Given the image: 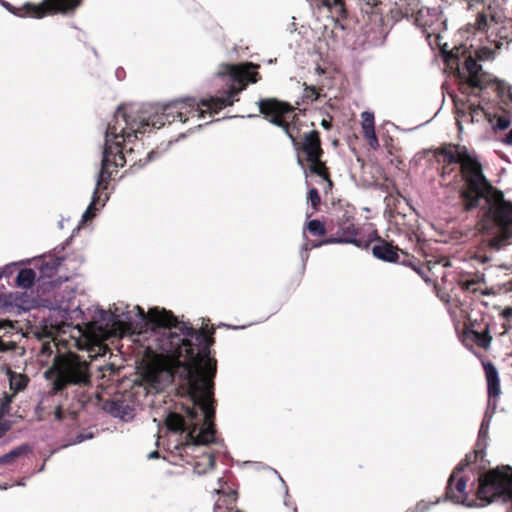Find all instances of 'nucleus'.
Here are the masks:
<instances>
[{
  "instance_id": "1",
  "label": "nucleus",
  "mask_w": 512,
  "mask_h": 512,
  "mask_svg": "<svg viewBox=\"0 0 512 512\" xmlns=\"http://www.w3.org/2000/svg\"><path fill=\"white\" fill-rule=\"evenodd\" d=\"M142 319L170 331L160 340L161 354L157 358L159 369L173 380L179 379V390H183L191 401V406H182L185 417L170 412L165 424L173 432H186L182 449L187 452L200 445L215 441V400L214 378L217 373V360L211 356L215 343L214 327L199 330L189 322L178 318L165 308H150L147 313L136 306Z\"/></svg>"
},
{
  "instance_id": "2",
  "label": "nucleus",
  "mask_w": 512,
  "mask_h": 512,
  "mask_svg": "<svg viewBox=\"0 0 512 512\" xmlns=\"http://www.w3.org/2000/svg\"><path fill=\"white\" fill-rule=\"evenodd\" d=\"M434 154L439 163L460 165L463 184L459 196L464 210L483 208L479 230L494 235L489 240L492 248L498 250L506 245L512 239V202L507 201L503 192L486 178L477 157L466 146L452 143L436 148Z\"/></svg>"
},
{
  "instance_id": "3",
  "label": "nucleus",
  "mask_w": 512,
  "mask_h": 512,
  "mask_svg": "<svg viewBox=\"0 0 512 512\" xmlns=\"http://www.w3.org/2000/svg\"><path fill=\"white\" fill-rule=\"evenodd\" d=\"M146 114L147 109L135 110L132 106L122 105L108 122L98 187L108 184L112 173L125 164L143 167L150 161L154 152L147 150L139 139V135L154 129Z\"/></svg>"
},
{
  "instance_id": "4",
  "label": "nucleus",
  "mask_w": 512,
  "mask_h": 512,
  "mask_svg": "<svg viewBox=\"0 0 512 512\" xmlns=\"http://www.w3.org/2000/svg\"><path fill=\"white\" fill-rule=\"evenodd\" d=\"M258 68L259 65L252 62L238 65L226 64L221 74L229 76L234 84L222 96L199 100L194 97L174 99L163 105L160 111L147 110V120L153 128L160 129L166 123L175 121L185 123L190 118H204L206 114L213 116L238 101L239 93L246 88L247 84L257 83L261 79Z\"/></svg>"
},
{
  "instance_id": "5",
  "label": "nucleus",
  "mask_w": 512,
  "mask_h": 512,
  "mask_svg": "<svg viewBox=\"0 0 512 512\" xmlns=\"http://www.w3.org/2000/svg\"><path fill=\"white\" fill-rule=\"evenodd\" d=\"M459 48H455L445 55L447 66L455 70L459 79V91L466 95L479 96L480 92L491 88L498 99L508 105L512 103V88L505 82L499 81L486 73L482 66L470 54L463 55V60L459 57Z\"/></svg>"
},
{
  "instance_id": "6",
  "label": "nucleus",
  "mask_w": 512,
  "mask_h": 512,
  "mask_svg": "<svg viewBox=\"0 0 512 512\" xmlns=\"http://www.w3.org/2000/svg\"><path fill=\"white\" fill-rule=\"evenodd\" d=\"M45 376L53 379L51 396L62 393L71 385L90 384L91 378L88 362L72 352L56 355Z\"/></svg>"
},
{
  "instance_id": "7",
  "label": "nucleus",
  "mask_w": 512,
  "mask_h": 512,
  "mask_svg": "<svg viewBox=\"0 0 512 512\" xmlns=\"http://www.w3.org/2000/svg\"><path fill=\"white\" fill-rule=\"evenodd\" d=\"M477 495L484 506L496 499L512 502V467L498 466L477 477Z\"/></svg>"
},
{
  "instance_id": "8",
  "label": "nucleus",
  "mask_w": 512,
  "mask_h": 512,
  "mask_svg": "<svg viewBox=\"0 0 512 512\" xmlns=\"http://www.w3.org/2000/svg\"><path fill=\"white\" fill-rule=\"evenodd\" d=\"M356 209L350 204L339 203L334 207V213L330 219V235L323 240L313 243L312 247H320L328 244H354L363 247L362 241L357 239L359 229L355 224Z\"/></svg>"
},
{
  "instance_id": "9",
  "label": "nucleus",
  "mask_w": 512,
  "mask_h": 512,
  "mask_svg": "<svg viewBox=\"0 0 512 512\" xmlns=\"http://www.w3.org/2000/svg\"><path fill=\"white\" fill-rule=\"evenodd\" d=\"M257 104L263 117L281 128L288 137L300 134V120L293 105L277 98L260 99Z\"/></svg>"
},
{
  "instance_id": "10",
  "label": "nucleus",
  "mask_w": 512,
  "mask_h": 512,
  "mask_svg": "<svg viewBox=\"0 0 512 512\" xmlns=\"http://www.w3.org/2000/svg\"><path fill=\"white\" fill-rule=\"evenodd\" d=\"M257 104L263 117L281 128L288 137L300 134V120L293 105L277 98L260 99Z\"/></svg>"
},
{
  "instance_id": "11",
  "label": "nucleus",
  "mask_w": 512,
  "mask_h": 512,
  "mask_svg": "<svg viewBox=\"0 0 512 512\" xmlns=\"http://www.w3.org/2000/svg\"><path fill=\"white\" fill-rule=\"evenodd\" d=\"M385 8L381 3H367L363 23L356 37L357 45L366 48L384 43L388 34L387 23H385L384 18Z\"/></svg>"
},
{
  "instance_id": "12",
  "label": "nucleus",
  "mask_w": 512,
  "mask_h": 512,
  "mask_svg": "<svg viewBox=\"0 0 512 512\" xmlns=\"http://www.w3.org/2000/svg\"><path fill=\"white\" fill-rule=\"evenodd\" d=\"M473 464H466L465 458L456 466L450 475L446 487V499L463 504L468 507L481 506L477 495V478L470 479L469 475H461L466 468Z\"/></svg>"
},
{
  "instance_id": "13",
  "label": "nucleus",
  "mask_w": 512,
  "mask_h": 512,
  "mask_svg": "<svg viewBox=\"0 0 512 512\" xmlns=\"http://www.w3.org/2000/svg\"><path fill=\"white\" fill-rule=\"evenodd\" d=\"M299 135L295 134V136L289 137L298 154V164L305 167L304 162H306L309 173H320L326 162L322 160L324 150L319 131L311 130L305 133L301 140L298 139Z\"/></svg>"
},
{
  "instance_id": "14",
  "label": "nucleus",
  "mask_w": 512,
  "mask_h": 512,
  "mask_svg": "<svg viewBox=\"0 0 512 512\" xmlns=\"http://www.w3.org/2000/svg\"><path fill=\"white\" fill-rule=\"evenodd\" d=\"M81 4L82 0H42L38 4L27 2L14 13L21 17L42 19L50 15L73 13Z\"/></svg>"
},
{
  "instance_id": "15",
  "label": "nucleus",
  "mask_w": 512,
  "mask_h": 512,
  "mask_svg": "<svg viewBox=\"0 0 512 512\" xmlns=\"http://www.w3.org/2000/svg\"><path fill=\"white\" fill-rule=\"evenodd\" d=\"M413 17L414 23L422 29L427 39H430L432 36L435 38L439 37V33L444 25L443 15L439 8L422 7Z\"/></svg>"
},
{
  "instance_id": "16",
  "label": "nucleus",
  "mask_w": 512,
  "mask_h": 512,
  "mask_svg": "<svg viewBox=\"0 0 512 512\" xmlns=\"http://www.w3.org/2000/svg\"><path fill=\"white\" fill-rule=\"evenodd\" d=\"M488 428H489V421L483 420L480 429L478 432V438L475 444V449L473 452L466 454L465 461L466 464H477L479 461L481 462L476 467L472 468L474 469H484L485 465L482 464L485 457V449L487 446V439H488Z\"/></svg>"
},
{
  "instance_id": "17",
  "label": "nucleus",
  "mask_w": 512,
  "mask_h": 512,
  "mask_svg": "<svg viewBox=\"0 0 512 512\" xmlns=\"http://www.w3.org/2000/svg\"><path fill=\"white\" fill-rule=\"evenodd\" d=\"M372 247L373 255L385 262L395 263L399 259L400 249L391 242L386 241L380 236H376Z\"/></svg>"
},
{
  "instance_id": "18",
  "label": "nucleus",
  "mask_w": 512,
  "mask_h": 512,
  "mask_svg": "<svg viewBox=\"0 0 512 512\" xmlns=\"http://www.w3.org/2000/svg\"><path fill=\"white\" fill-rule=\"evenodd\" d=\"M483 368L487 381V392L489 402L493 399V406H496V399L501 393L500 380L496 367L490 361L483 362Z\"/></svg>"
},
{
  "instance_id": "19",
  "label": "nucleus",
  "mask_w": 512,
  "mask_h": 512,
  "mask_svg": "<svg viewBox=\"0 0 512 512\" xmlns=\"http://www.w3.org/2000/svg\"><path fill=\"white\" fill-rule=\"evenodd\" d=\"M471 341L482 349L490 347L492 336L490 334V326H485L481 330H464L463 342Z\"/></svg>"
},
{
  "instance_id": "20",
  "label": "nucleus",
  "mask_w": 512,
  "mask_h": 512,
  "mask_svg": "<svg viewBox=\"0 0 512 512\" xmlns=\"http://www.w3.org/2000/svg\"><path fill=\"white\" fill-rule=\"evenodd\" d=\"M361 127L363 137L367 140L370 147L372 149H377L379 146V141L375 133L374 114L372 112H362Z\"/></svg>"
},
{
  "instance_id": "21",
  "label": "nucleus",
  "mask_w": 512,
  "mask_h": 512,
  "mask_svg": "<svg viewBox=\"0 0 512 512\" xmlns=\"http://www.w3.org/2000/svg\"><path fill=\"white\" fill-rule=\"evenodd\" d=\"M464 106L466 107L457 110V121L460 130V118L465 119L466 122L469 121L470 123H474L479 122L481 119L487 116V113L480 104L468 103V105L464 104Z\"/></svg>"
},
{
  "instance_id": "22",
  "label": "nucleus",
  "mask_w": 512,
  "mask_h": 512,
  "mask_svg": "<svg viewBox=\"0 0 512 512\" xmlns=\"http://www.w3.org/2000/svg\"><path fill=\"white\" fill-rule=\"evenodd\" d=\"M375 3H381L384 5L386 10H384V18L385 23H387V28L389 26L394 25L401 19L408 17L409 11L407 8H403L397 3H394L393 5L391 3H383L381 1H376Z\"/></svg>"
},
{
  "instance_id": "23",
  "label": "nucleus",
  "mask_w": 512,
  "mask_h": 512,
  "mask_svg": "<svg viewBox=\"0 0 512 512\" xmlns=\"http://www.w3.org/2000/svg\"><path fill=\"white\" fill-rule=\"evenodd\" d=\"M32 452V447L25 443L21 444L8 453L0 456V466L3 465H12L14 464L18 459H20L23 456H26Z\"/></svg>"
},
{
  "instance_id": "24",
  "label": "nucleus",
  "mask_w": 512,
  "mask_h": 512,
  "mask_svg": "<svg viewBox=\"0 0 512 512\" xmlns=\"http://www.w3.org/2000/svg\"><path fill=\"white\" fill-rule=\"evenodd\" d=\"M488 20L492 22L498 23V15L492 10V7L489 5L487 9H483L478 12L475 26L479 31H485L489 27Z\"/></svg>"
},
{
  "instance_id": "25",
  "label": "nucleus",
  "mask_w": 512,
  "mask_h": 512,
  "mask_svg": "<svg viewBox=\"0 0 512 512\" xmlns=\"http://www.w3.org/2000/svg\"><path fill=\"white\" fill-rule=\"evenodd\" d=\"M216 465L215 457L211 453H204L194 464V472L202 475L214 469Z\"/></svg>"
},
{
  "instance_id": "26",
  "label": "nucleus",
  "mask_w": 512,
  "mask_h": 512,
  "mask_svg": "<svg viewBox=\"0 0 512 512\" xmlns=\"http://www.w3.org/2000/svg\"><path fill=\"white\" fill-rule=\"evenodd\" d=\"M305 229L315 237H324L330 234V222H323L318 219L310 220L306 223Z\"/></svg>"
},
{
  "instance_id": "27",
  "label": "nucleus",
  "mask_w": 512,
  "mask_h": 512,
  "mask_svg": "<svg viewBox=\"0 0 512 512\" xmlns=\"http://www.w3.org/2000/svg\"><path fill=\"white\" fill-rule=\"evenodd\" d=\"M36 273L31 268L21 269L16 277V285L23 289H29L34 285Z\"/></svg>"
},
{
  "instance_id": "28",
  "label": "nucleus",
  "mask_w": 512,
  "mask_h": 512,
  "mask_svg": "<svg viewBox=\"0 0 512 512\" xmlns=\"http://www.w3.org/2000/svg\"><path fill=\"white\" fill-rule=\"evenodd\" d=\"M322 6L326 7L337 19L346 18L347 10L344 0H321Z\"/></svg>"
},
{
  "instance_id": "29",
  "label": "nucleus",
  "mask_w": 512,
  "mask_h": 512,
  "mask_svg": "<svg viewBox=\"0 0 512 512\" xmlns=\"http://www.w3.org/2000/svg\"><path fill=\"white\" fill-rule=\"evenodd\" d=\"M481 281L478 276H474L471 278H461L459 280V286L463 291H469V292H477L480 290Z\"/></svg>"
},
{
  "instance_id": "30",
  "label": "nucleus",
  "mask_w": 512,
  "mask_h": 512,
  "mask_svg": "<svg viewBox=\"0 0 512 512\" xmlns=\"http://www.w3.org/2000/svg\"><path fill=\"white\" fill-rule=\"evenodd\" d=\"M498 40H494L495 45L498 49H501L503 46L506 48L510 43H512V30L507 29L506 27H502L498 33Z\"/></svg>"
},
{
  "instance_id": "31",
  "label": "nucleus",
  "mask_w": 512,
  "mask_h": 512,
  "mask_svg": "<svg viewBox=\"0 0 512 512\" xmlns=\"http://www.w3.org/2000/svg\"><path fill=\"white\" fill-rule=\"evenodd\" d=\"M13 398V394L6 392L0 394V418H5V416L9 415Z\"/></svg>"
},
{
  "instance_id": "32",
  "label": "nucleus",
  "mask_w": 512,
  "mask_h": 512,
  "mask_svg": "<svg viewBox=\"0 0 512 512\" xmlns=\"http://www.w3.org/2000/svg\"><path fill=\"white\" fill-rule=\"evenodd\" d=\"M107 186L108 184H103L102 186H99L98 187V184L96 185V189L94 191V195H93V200L92 202L90 203V205L88 206L87 210L84 212L83 216H82V221L83 222H87L89 220H91L94 216H95V203L97 201V193H98V190L99 189H107Z\"/></svg>"
},
{
  "instance_id": "33",
  "label": "nucleus",
  "mask_w": 512,
  "mask_h": 512,
  "mask_svg": "<svg viewBox=\"0 0 512 512\" xmlns=\"http://www.w3.org/2000/svg\"><path fill=\"white\" fill-rule=\"evenodd\" d=\"M311 175H316L318 177H320L323 181H325V187H324V192L327 194L329 193L334 184H333V181L331 179V174H330V170L329 168L327 167V165L325 164L324 165V168H323V171H321L320 173H310Z\"/></svg>"
},
{
  "instance_id": "34",
  "label": "nucleus",
  "mask_w": 512,
  "mask_h": 512,
  "mask_svg": "<svg viewBox=\"0 0 512 512\" xmlns=\"http://www.w3.org/2000/svg\"><path fill=\"white\" fill-rule=\"evenodd\" d=\"M28 383V378L26 376L19 375L17 377L10 378V388L14 391L12 393L14 396L18 391L23 390Z\"/></svg>"
},
{
  "instance_id": "35",
  "label": "nucleus",
  "mask_w": 512,
  "mask_h": 512,
  "mask_svg": "<svg viewBox=\"0 0 512 512\" xmlns=\"http://www.w3.org/2000/svg\"><path fill=\"white\" fill-rule=\"evenodd\" d=\"M307 199L310 202L312 208L314 210H318L320 204H321V197L319 195V192L316 188L309 189L307 193Z\"/></svg>"
},
{
  "instance_id": "36",
  "label": "nucleus",
  "mask_w": 512,
  "mask_h": 512,
  "mask_svg": "<svg viewBox=\"0 0 512 512\" xmlns=\"http://www.w3.org/2000/svg\"><path fill=\"white\" fill-rule=\"evenodd\" d=\"M303 98L309 101H316L319 98V89L304 83Z\"/></svg>"
},
{
  "instance_id": "37",
  "label": "nucleus",
  "mask_w": 512,
  "mask_h": 512,
  "mask_svg": "<svg viewBox=\"0 0 512 512\" xmlns=\"http://www.w3.org/2000/svg\"><path fill=\"white\" fill-rule=\"evenodd\" d=\"M485 326H490L488 322L469 319L468 323L465 324L464 330H481Z\"/></svg>"
},
{
  "instance_id": "38",
  "label": "nucleus",
  "mask_w": 512,
  "mask_h": 512,
  "mask_svg": "<svg viewBox=\"0 0 512 512\" xmlns=\"http://www.w3.org/2000/svg\"><path fill=\"white\" fill-rule=\"evenodd\" d=\"M11 429V422L4 418H0V439Z\"/></svg>"
},
{
  "instance_id": "39",
  "label": "nucleus",
  "mask_w": 512,
  "mask_h": 512,
  "mask_svg": "<svg viewBox=\"0 0 512 512\" xmlns=\"http://www.w3.org/2000/svg\"><path fill=\"white\" fill-rule=\"evenodd\" d=\"M510 125V121L508 118L504 117V116H499L498 119H497V123H496V128L500 129V130H504V129H507Z\"/></svg>"
},
{
  "instance_id": "40",
  "label": "nucleus",
  "mask_w": 512,
  "mask_h": 512,
  "mask_svg": "<svg viewBox=\"0 0 512 512\" xmlns=\"http://www.w3.org/2000/svg\"><path fill=\"white\" fill-rule=\"evenodd\" d=\"M454 171H455L454 165L442 164L440 176H441V178H445L446 176L450 175Z\"/></svg>"
},
{
  "instance_id": "41",
  "label": "nucleus",
  "mask_w": 512,
  "mask_h": 512,
  "mask_svg": "<svg viewBox=\"0 0 512 512\" xmlns=\"http://www.w3.org/2000/svg\"><path fill=\"white\" fill-rule=\"evenodd\" d=\"M13 347H14V344H13L12 342H5V341L0 337V352H6V351H9V350H11Z\"/></svg>"
},
{
  "instance_id": "42",
  "label": "nucleus",
  "mask_w": 512,
  "mask_h": 512,
  "mask_svg": "<svg viewBox=\"0 0 512 512\" xmlns=\"http://www.w3.org/2000/svg\"><path fill=\"white\" fill-rule=\"evenodd\" d=\"M500 316L506 319L507 321L512 320V307H506L500 313Z\"/></svg>"
},
{
  "instance_id": "43",
  "label": "nucleus",
  "mask_w": 512,
  "mask_h": 512,
  "mask_svg": "<svg viewBox=\"0 0 512 512\" xmlns=\"http://www.w3.org/2000/svg\"><path fill=\"white\" fill-rule=\"evenodd\" d=\"M54 415H55V418L57 420H62L63 419L64 415H63V411H62L61 405H57L55 407Z\"/></svg>"
},
{
  "instance_id": "44",
  "label": "nucleus",
  "mask_w": 512,
  "mask_h": 512,
  "mask_svg": "<svg viewBox=\"0 0 512 512\" xmlns=\"http://www.w3.org/2000/svg\"><path fill=\"white\" fill-rule=\"evenodd\" d=\"M504 142L508 145H512V129L506 135Z\"/></svg>"
},
{
  "instance_id": "45",
  "label": "nucleus",
  "mask_w": 512,
  "mask_h": 512,
  "mask_svg": "<svg viewBox=\"0 0 512 512\" xmlns=\"http://www.w3.org/2000/svg\"><path fill=\"white\" fill-rule=\"evenodd\" d=\"M158 457H159V452L157 450L149 453V455H148L149 459H154V458H158Z\"/></svg>"
},
{
  "instance_id": "46",
  "label": "nucleus",
  "mask_w": 512,
  "mask_h": 512,
  "mask_svg": "<svg viewBox=\"0 0 512 512\" xmlns=\"http://www.w3.org/2000/svg\"><path fill=\"white\" fill-rule=\"evenodd\" d=\"M321 124L325 129H329L331 127V123L325 119L322 120Z\"/></svg>"
},
{
  "instance_id": "47",
  "label": "nucleus",
  "mask_w": 512,
  "mask_h": 512,
  "mask_svg": "<svg viewBox=\"0 0 512 512\" xmlns=\"http://www.w3.org/2000/svg\"><path fill=\"white\" fill-rule=\"evenodd\" d=\"M44 401H45V400L43 399V400L40 402V404H39V406H38V409H40V408H41V405H43V404H44Z\"/></svg>"
},
{
  "instance_id": "48",
  "label": "nucleus",
  "mask_w": 512,
  "mask_h": 512,
  "mask_svg": "<svg viewBox=\"0 0 512 512\" xmlns=\"http://www.w3.org/2000/svg\"><path fill=\"white\" fill-rule=\"evenodd\" d=\"M293 512H296V509H294Z\"/></svg>"
}]
</instances>
